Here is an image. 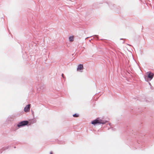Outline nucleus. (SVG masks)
<instances>
[{"mask_svg": "<svg viewBox=\"0 0 154 154\" xmlns=\"http://www.w3.org/2000/svg\"><path fill=\"white\" fill-rule=\"evenodd\" d=\"M107 121L102 120L99 118H97L96 119L94 120L91 122V124L93 125H95L96 124H104L107 122Z\"/></svg>", "mask_w": 154, "mask_h": 154, "instance_id": "1", "label": "nucleus"}, {"mask_svg": "<svg viewBox=\"0 0 154 154\" xmlns=\"http://www.w3.org/2000/svg\"><path fill=\"white\" fill-rule=\"evenodd\" d=\"M29 123V122L28 121H23L19 122L17 125V126L18 127H22L27 125Z\"/></svg>", "mask_w": 154, "mask_h": 154, "instance_id": "2", "label": "nucleus"}, {"mask_svg": "<svg viewBox=\"0 0 154 154\" xmlns=\"http://www.w3.org/2000/svg\"><path fill=\"white\" fill-rule=\"evenodd\" d=\"M30 104L27 105L24 108V111L26 112L29 111L30 108Z\"/></svg>", "mask_w": 154, "mask_h": 154, "instance_id": "3", "label": "nucleus"}, {"mask_svg": "<svg viewBox=\"0 0 154 154\" xmlns=\"http://www.w3.org/2000/svg\"><path fill=\"white\" fill-rule=\"evenodd\" d=\"M154 76V74L151 72H150L149 73L148 77L150 79V80H151L153 78Z\"/></svg>", "mask_w": 154, "mask_h": 154, "instance_id": "4", "label": "nucleus"}, {"mask_svg": "<svg viewBox=\"0 0 154 154\" xmlns=\"http://www.w3.org/2000/svg\"><path fill=\"white\" fill-rule=\"evenodd\" d=\"M83 68V65L82 64H80L78 66L77 68V70H81Z\"/></svg>", "mask_w": 154, "mask_h": 154, "instance_id": "5", "label": "nucleus"}, {"mask_svg": "<svg viewBox=\"0 0 154 154\" xmlns=\"http://www.w3.org/2000/svg\"><path fill=\"white\" fill-rule=\"evenodd\" d=\"M74 37L73 36H70L69 37V40L70 42H72L73 41Z\"/></svg>", "mask_w": 154, "mask_h": 154, "instance_id": "6", "label": "nucleus"}, {"mask_svg": "<svg viewBox=\"0 0 154 154\" xmlns=\"http://www.w3.org/2000/svg\"><path fill=\"white\" fill-rule=\"evenodd\" d=\"M73 116L74 117H77L79 116V115L75 113L73 115Z\"/></svg>", "mask_w": 154, "mask_h": 154, "instance_id": "7", "label": "nucleus"}, {"mask_svg": "<svg viewBox=\"0 0 154 154\" xmlns=\"http://www.w3.org/2000/svg\"><path fill=\"white\" fill-rule=\"evenodd\" d=\"M94 38H97V39H98V35H94Z\"/></svg>", "mask_w": 154, "mask_h": 154, "instance_id": "8", "label": "nucleus"}, {"mask_svg": "<svg viewBox=\"0 0 154 154\" xmlns=\"http://www.w3.org/2000/svg\"><path fill=\"white\" fill-rule=\"evenodd\" d=\"M62 76L63 78H64V74H62Z\"/></svg>", "mask_w": 154, "mask_h": 154, "instance_id": "9", "label": "nucleus"}, {"mask_svg": "<svg viewBox=\"0 0 154 154\" xmlns=\"http://www.w3.org/2000/svg\"><path fill=\"white\" fill-rule=\"evenodd\" d=\"M8 146H7V147H6V148H5V149H7L8 148Z\"/></svg>", "mask_w": 154, "mask_h": 154, "instance_id": "10", "label": "nucleus"}, {"mask_svg": "<svg viewBox=\"0 0 154 154\" xmlns=\"http://www.w3.org/2000/svg\"><path fill=\"white\" fill-rule=\"evenodd\" d=\"M50 154H53V153H52V152H50Z\"/></svg>", "mask_w": 154, "mask_h": 154, "instance_id": "11", "label": "nucleus"}, {"mask_svg": "<svg viewBox=\"0 0 154 154\" xmlns=\"http://www.w3.org/2000/svg\"><path fill=\"white\" fill-rule=\"evenodd\" d=\"M149 85L151 86V83L150 82H149Z\"/></svg>", "mask_w": 154, "mask_h": 154, "instance_id": "12", "label": "nucleus"}, {"mask_svg": "<svg viewBox=\"0 0 154 154\" xmlns=\"http://www.w3.org/2000/svg\"><path fill=\"white\" fill-rule=\"evenodd\" d=\"M151 89H152V87H151Z\"/></svg>", "mask_w": 154, "mask_h": 154, "instance_id": "13", "label": "nucleus"}, {"mask_svg": "<svg viewBox=\"0 0 154 154\" xmlns=\"http://www.w3.org/2000/svg\"><path fill=\"white\" fill-rule=\"evenodd\" d=\"M111 129L112 130H113V128H111Z\"/></svg>", "mask_w": 154, "mask_h": 154, "instance_id": "14", "label": "nucleus"}, {"mask_svg": "<svg viewBox=\"0 0 154 154\" xmlns=\"http://www.w3.org/2000/svg\"><path fill=\"white\" fill-rule=\"evenodd\" d=\"M145 79L146 81V78H145Z\"/></svg>", "mask_w": 154, "mask_h": 154, "instance_id": "15", "label": "nucleus"}, {"mask_svg": "<svg viewBox=\"0 0 154 154\" xmlns=\"http://www.w3.org/2000/svg\"><path fill=\"white\" fill-rule=\"evenodd\" d=\"M16 148V147H15V146H14V148Z\"/></svg>", "mask_w": 154, "mask_h": 154, "instance_id": "16", "label": "nucleus"}]
</instances>
